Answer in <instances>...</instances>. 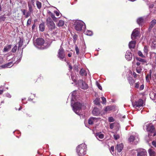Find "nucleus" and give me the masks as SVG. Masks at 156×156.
Returning a JSON list of instances; mask_svg holds the SVG:
<instances>
[{
    "label": "nucleus",
    "mask_w": 156,
    "mask_h": 156,
    "mask_svg": "<svg viewBox=\"0 0 156 156\" xmlns=\"http://www.w3.org/2000/svg\"><path fill=\"white\" fill-rule=\"evenodd\" d=\"M13 65L12 62H10L7 64L2 66L3 68H10Z\"/></svg>",
    "instance_id": "25"
},
{
    "label": "nucleus",
    "mask_w": 156,
    "mask_h": 156,
    "mask_svg": "<svg viewBox=\"0 0 156 156\" xmlns=\"http://www.w3.org/2000/svg\"><path fill=\"white\" fill-rule=\"evenodd\" d=\"M3 58L1 56H0V64L2 63L3 62Z\"/></svg>",
    "instance_id": "62"
},
{
    "label": "nucleus",
    "mask_w": 156,
    "mask_h": 156,
    "mask_svg": "<svg viewBox=\"0 0 156 156\" xmlns=\"http://www.w3.org/2000/svg\"><path fill=\"white\" fill-rule=\"evenodd\" d=\"M96 136L97 138L98 137L99 138L101 139L104 138V135L102 133H96Z\"/></svg>",
    "instance_id": "30"
},
{
    "label": "nucleus",
    "mask_w": 156,
    "mask_h": 156,
    "mask_svg": "<svg viewBox=\"0 0 156 156\" xmlns=\"http://www.w3.org/2000/svg\"><path fill=\"white\" fill-rule=\"evenodd\" d=\"M31 20L30 19H29L27 22V26L30 25L31 24Z\"/></svg>",
    "instance_id": "53"
},
{
    "label": "nucleus",
    "mask_w": 156,
    "mask_h": 156,
    "mask_svg": "<svg viewBox=\"0 0 156 156\" xmlns=\"http://www.w3.org/2000/svg\"><path fill=\"white\" fill-rule=\"evenodd\" d=\"M77 36L76 34H75L73 36V41H74V42H76V40L77 39Z\"/></svg>",
    "instance_id": "56"
},
{
    "label": "nucleus",
    "mask_w": 156,
    "mask_h": 156,
    "mask_svg": "<svg viewBox=\"0 0 156 156\" xmlns=\"http://www.w3.org/2000/svg\"><path fill=\"white\" fill-rule=\"evenodd\" d=\"M156 23V20H153L150 23V25L149 28V30H150L155 25Z\"/></svg>",
    "instance_id": "21"
},
{
    "label": "nucleus",
    "mask_w": 156,
    "mask_h": 156,
    "mask_svg": "<svg viewBox=\"0 0 156 156\" xmlns=\"http://www.w3.org/2000/svg\"><path fill=\"white\" fill-rule=\"evenodd\" d=\"M151 72H150V73L149 75H147L146 77V79L147 81V82H148L149 81V78L151 77Z\"/></svg>",
    "instance_id": "40"
},
{
    "label": "nucleus",
    "mask_w": 156,
    "mask_h": 156,
    "mask_svg": "<svg viewBox=\"0 0 156 156\" xmlns=\"http://www.w3.org/2000/svg\"><path fill=\"white\" fill-rule=\"evenodd\" d=\"M148 151L149 156H155L156 154L155 152L153 149L151 148L149 149Z\"/></svg>",
    "instance_id": "19"
},
{
    "label": "nucleus",
    "mask_w": 156,
    "mask_h": 156,
    "mask_svg": "<svg viewBox=\"0 0 156 156\" xmlns=\"http://www.w3.org/2000/svg\"><path fill=\"white\" fill-rule=\"evenodd\" d=\"M136 58L137 61L140 62V63H141L142 65L146 63V61L144 59L138 57Z\"/></svg>",
    "instance_id": "23"
},
{
    "label": "nucleus",
    "mask_w": 156,
    "mask_h": 156,
    "mask_svg": "<svg viewBox=\"0 0 156 156\" xmlns=\"http://www.w3.org/2000/svg\"><path fill=\"white\" fill-rule=\"evenodd\" d=\"M94 104L96 105H98L100 103V99L97 98L94 101Z\"/></svg>",
    "instance_id": "37"
},
{
    "label": "nucleus",
    "mask_w": 156,
    "mask_h": 156,
    "mask_svg": "<svg viewBox=\"0 0 156 156\" xmlns=\"http://www.w3.org/2000/svg\"><path fill=\"white\" fill-rule=\"evenodd\" d=\"M108 120L109 122H113L115 121V119L112 117H109L108 118Z\"/></svg>",
    "instance_id": "48"
},
{
    "label": "nucleus",
    "mask_w": 156,
    "mask_h": 156,
    "mask_svg": "<svg viewBox=\"0 0 156 156\" xmlns=\"http://www.w3.org/2000/svg\"><path fill=\"white\" fill-rule=\"evenodd\" d=\"M29 3L31 5H32V6H34V0H31L30 1H29L28 2V4Z\"/></svg>",
    "instance_id": "47"
},
{
    "label": "nucleus",
    "mask_w": 156,
    "mask_h": 156,
    "mask_svg": "<svg viewBox=\"0 0 156 156\" xmlns=\"http://www.w3.org/2000/svg\"><path fill=\"white\" fill-rule=\"evenodd\" d=\"M48 13H49V15H50L51 17L52 18V19L53 18H54V17H55L54 15L50 11H49L48 12Z\"/></svg>",
    "instance_id": "54"
},
{
    "label": "nucleus",
    "mask_w": 156,
    "mask_h": 156,
    "mask_svg": "<svg viewBox=\"0 0 156 156\" xmlns=\"http://www.w3.org/2000/svg\"><path fill=\"white\" fill-rule=\"evenodd\" d=\"M64 25V21L62 20H60L58 23L57 25L59 27H62Z\"/></svg>",
    "instance_id": "28"
},
{
    "label": "nucleus",
    "mask_w": 156,
    "mask_h": 156,
    "mask_svg": "<svg viewBox=\"0 0 156 156\" xmlns=\"http://www.w3.org/2000/svg\"><path fill=\"white\" fill-rule=\"evenodd\" d=\"M17 48V46L16 45L14 46L12 49V51L13 53L16 52Z\"/></svg>",
    "instance_id": "41"
},
{
    "label": "nucleus",
    "mask_w": 156,
    "mask_h": 156,
    "mask_svg": "<svg viewBox=\"0 0 156 156\" xmlns=\"http://www.w3.org/2000/svg\"><path fill=\"white\" fill-rule=\"evenodd\" d=\"M136 41H130L129 44V48H133L135 46Z\"/></svg>",
    "instance_id": "20"
},
{
    "label": "nucleus",
    "mask_w": 156,
    "mask_h": 156,
    "mask_svg": "<svg viewBox=\"0 0 156 156\" xmlns=\"http://www.w3.org/2000/svg\"><path fill=\"white\" fill-rule=\"evenodd\" d=\"M110 150L112 154H113L112 151L113 152L114 151V147L113 146H112L110 149Z\"/></svg>",
    "instance_id": "57"
},
{
    "label": "nucleus",
    "mask_w": 156,
    "mask_h": 156,
    "mask_svg": "<svg viewBox=\"0 0 156 156\" xmlns=\"http://www.w3.org/2000/svg\"><path fill=\"white\" fill-rule=\"evenodd\" d=\"M125 56L126 59L128 61L131 60L132 58V54L129 51H127L126 52Z\"/></svg>",
    "instance_id": "14"
},
{
    "label": "nucleus",
    "mask_w": 156,
    "mask_h": 156,
    "mask_svg": "<svg viewBox=\"0 0 156 156\" xmlns=\"http://www.w3.org/2000/svg\"><path fill=\"white\" fill-rule=\"evenodd\" d=\"M152 144L154 147H156V141H154L152 142Z\"/></svg>",
    "instance_id": "63"
},
{
    "label": "nucleus",
    "mask_w": 156,
    "mask_h": 156,
    "mask_svg": "<svg viewBox=\"0 0 156 156\" xmlns=\"http://www.w3.org/2000/svg\"><path fill=\"white\" fill-rule=\"evenodd\" d=\"M150 58L153 60L155 66H156V53L154 52H151Z\"/></svg>",
    "instance_id": "13"
},
{
    "label": "nucleus",
    "mask_w": 156,
    "mask_h": 156,
    "mask_svg": "<svg viewBox=\"0 0 156 156\" xmlns=\"http://www.w3.org/2000/svg\"><path fill=\"white\" fill-rule=\"evenodd\" d=\"M138 54L141 57H144V55H143V54L142 52L140 51H138Z\"/></svg>",
    "instance_id": "49"
},
{
    "label": "nucleus",
    "mask_w": 156,
    "mask_h": 156,
    "mask_svg": "<svg viewBox=\"0 0 156 156\" xmlns=\"http://www.w3.org/2000/svg\"><path fill=\"white\" fill-rule=\"evenodd\" d=\"M36 5L37 6V8L40 9L41 7V2H39L38 1H37L36 2Z\"/></svg>",
    "instance_id": "34"
},
{
    "label": "nucleus",
    "mask_w": 156,
    "mask_h": 156,
    "mask_svg": "<svg viewBox=\"0 0 156 156\" xmlns=\"http://www.w3.org/2000/svg\"><path fill=\"white\" fill-rule=\"evenodd\" d=\"M93 120L92 118H90L88 120V123L90 125H92L94 123Z\"/></svg>",
    "instance_id": "39"
},
{
    "label": "nucleus",
    "mask_w": 156,
    "mask_h": 156,
    "mask_svg": "<svg viewBox=\"0 0 156 156\" xmlns=\"http://www.w3.org/2000/svg\"><path fill=\"white\" fill-rule=\"evenodd\" d=\"M28 6L29 11L30 12H32L33 11V9L32 8V5H31L30 4L28 3Z\"/></svg>",
    "instance_id": "45"
},
{
    "label": "nucleus",
    "mask_w": 156,
    "mask_h": 156,
    "mask_svg": "<svg viewBox=\"0 0 156 156\" xmlns=\"http://www.w3.org/2000/svg\"><path fill=\"white\" fill-rule=\"evenodd\" d=\"M144 88V84H142L141 85H140V87H139V89L140 90H143Z\"/></svg>",
    "instance_id": "55"
},
{
    "label": "nucleus",
    "mask_w": 156,
    "mask_h": 156,
    "mask_svg": "<svg viewBox=\"0 0 156 156\" xmlns=\"http://www.w3.org/2000/svg\"><path fill=\"white\" fill-rule=\"evenodd\" d=\"M139 33L138 29H136L133 31L131 34V38L133 40L135 39L136 37L138 36Z\"/></svg>",
    "instance_id": "11"
},
{
    "label": "nucleus",
    "mask_w": 156,
    "mask_h": 156,
    "mask_svg": "<svg viewBox=\"0 0 156 156\" xmlns=\"http://www.w3.org/2000/svg\"><path fill=\"white\" fill-rule=\"evenodd\" d=\"M137 156H147V153L146 151L142 148L136 150Z\"/></svg>",
    "instance_id": "10"
},
{
    "label": "nucleus",
    "mask_w": 156,
    "mask_h": 156,
    "mask_svg": "<svg viewBox=\"0 0 156 156\" xmlns=\"http://www.w3.org/2000/svg\"><path fill=\"white\" fill-rule=\"evenodd\" d=\"M76 91H74L72 93L71 95L72 96V101L74 100V99L75 98V96L76 95Z\"/></svg>",
    "instance_id": "35"
},
{
    "label": "nucleus",
    "mask_w": 156,
    "mask_h": 156,
    "mask_svg": "<svg viewBox=\"0 0 156 156\" xmlns=\"http://www.w3.org/2000/svg\"><path fill=\"white\" fill-rule=\"evenodd\" d=\"M71 78L72 80L74 82H75L76 81V77L73 76L72 75H71Z\"/></svg>",
    "instance_id": "58"
},
{
    "label": "nucleus",
    "mask_w": 156,
    "mask_h": 156,
    "mask_svg": "<svg viewBox=\"0 0 156 156\" xmlns=\"http://www.w3.org/2000/svg\"><path fill=\"white\" fill-rule=\"evenodd\" d=\"M35 43L37 45L41 46L43 48H46L49 47L51 43L49 39L44 41L42 38H38L36 40Z\"/></svg>",
    "instance_id": "1"
},
{
    "label": "nucleus",
    "mask_w": 156,
    "mask_h": 156,
    "mask_svg": "<svg viewBox=\"0 0 156 156\" xmlns=\"http://www.w3.org/2000/svg\"><path fill=\"white\" fill-rule=\"evenodd\" d=\"M116 123L115 122L111 123L110 125V128L111 129H112L114 128V126L115 125Z\"/></svg>",
    "instance_id": "50"
},
{
    "label": "nucleus",
    "mask_w": 156,
    "mask_h": 156,
    "mask_svg": "<svg viewBox=\"0 0 156 156\" xmlns=\"http://www.w3.org/2000/svg\"><path fill=\"white\" fill-rule=\"evenodd\" d=\"M114 138L115 140H117L119 138L120 136L118 134H114L113 135Z\"/></svg>",
    "instance_id": "44"
},
{
    "label": "nucleus",
    "mask_w": 156,
    "mask_h": 156,
    "mask_svg": "<svg viewBox=\"0 0 156 156\" xmlns=\"http://www.w3.org/2000/svg\"><path fill=\"white\" fill-rule=\"evenodd\" d=\"M77 84L79 87L82 89L85 90L88 88V85L82 80H79Z\"/></svg>",
    "instance_id": "7"
},
{
    "label": "nucleus",
    "mask_w": 156,
    "mask_h": 156,
    "mask_svg": "<svg viewBox=\"0 0 156 156\" xmlns=\"http://www.w3.org/2000/svg\"><path fill=\"white\" fill-rule=\"evenodd\" d=\"M153 31L154 34L156 35V26L154 28Z\"/></svg>",
    "instance_id": "61"
},
{
    "label": "nucleus",
    "mask_w": 156,
    "mask_h": 156,
    "mask_svg": "<svg viewBox=\"0 0 156 156\" xmlns=\"http://www.w3.org/2000/svg\"><path fill=\"white\" fill-rule=\"evenodd\" d=\"M147 131L152 132L154 131V126L151 124H148L146 125Z\"/></svg>",
    "instance_id": "15"
},
{
    "label": "nucleus",
    "mask_w": 156,
    "mask_h": 156,
    "mask_svg": "<svg viewBox=\"0 0 156 156\" xmlns=\"http://www.w3.org/2000/svg\"><path fill=\"white\" fill-rule=\"evenodd\" d=\"M136 58L137 61L140 62V63H141L142 65L146 63V61L144 59L138 57Z\"/></svg>",
    "instance_id": "24"
},
{
    "label": "nucleus",
    "mask_w": 156,
    "mask_h": 156,
    "mask_svg": "<svg viewBox=\"0 0 156 156\" xmlns=\"http://www.w3.org/2000/svg\"><path fill=\"white\" fill-rule=\"evenodd\" d=\"M75 49L76 54L78 55L79 54V49L77 46H75Z\"/></svg>",
    "instance_id": "51"
},
{
    "label": "nucleus",
    "mask_w": 156,
    "mask_h": 156,
    "mask_svg": "<svg viewBox=\"0 0 156 156\" xmlns=\"http://www.w3.org/2000/svg\"><path fill=\"white\" fill-rule=\"evenodd\" d=\"M30 15V13L29 12H27L26 13L25 16V17L26 18H28Z\"/></svg>",
    "instance_id": "59"
},
{
    "label": "nucleus",
    "mask_w": 156,
    "mask_h": 156,
    "mask_svg": "<svg viewBox=\"0 0 156 156\" xmlns=\"http://www.w3.org/2000/svg\"><path fill=\"white\" fill-rule=\"evenodd\" d=\"M23 44V41L22 40H20L19 43V47L18 48V50L21 48Z\"/></svg>",
    "instance_id": "43"
},
{
    "label": "nucleus",
    "mask_w": 156,
    "mask_h": 156,
    "mask_svg": "<svg viewBox=\"0 0 156 156\" xmlns=\"http://www.w3.org/2000/svg\"><path fill=\"white\" fill-rule=\"evenodd\" d=\"M57 56L60 59L62 60L63 59L65 56V51L63 48L60 47L58 50Z\"/></svg>",
    "instance_id": "8"
},
{
    "label": "nucleus",
    "mask_w": 156,
    "mask_h": 156,
    "mask_svg": "<svg viewBox=\"0 0 156 156\" xmlns=\"http://www.w3.org/2000/svg\"><path fill=\"white\" fill-rule=\"evenodd\" d=\"M73 22L74 25H75V29L77 31H81L85 29L86 26L84 23L83 21L78 20H75Z\"/></svg>",
    "instance_id": "4"
},
{
    "label": "nucleus",
    "mask_w": 156,
    "mask_h": 156,
    "mask_svg": "<svg viewBox=\"0 0 156 156\" xmlns=\"http://www.w3.org/2000/svg\"><path fill=\"white\" fill-rule=\"evenodd\" d=\"M146 18L144 17H140L137 19V22L140 26H141L146 21Z\"/></svg>",
    "instance_id": "12"
},
{
    "label": "nucleus",
    "mask_w": 156,
    "mask_h": 156,
    "mask_svg": "<svg viewBox=\"0 0 156 156\" xmlns=\"http://www.w3.org/2000/svg\"><path fill=\"white\" fill-rule=\"evenodd\" d=\"M140 83L139 82H137L135 83L134 85H133V87L134 88L137 89L139 88V86L140 85Z\"/></svg>",
    "instance_id": "33"
},
{
    "label": "nucleus",
    "mask_w": 156,
    "mask_h": 156,
    "mask_svg": "<svg viewBox=\"0 0 156 156\" xmlns=\"http://www.w3.org/2000/svg\"><path fill=\"white\" fill-rule=\"evenodd\" d=\"M93 119L94 123H96L100 119L99 118L92 117Z\"/></svg>",
    "instance_id": "42"
},
{
    "label": "nucleus",
    "mask_w": 156,
    "mask_h": 156,
    "mask_svg": "<svg viewBox=\"0 0 156 156\" xmlns=\"http://www.w3.org/2000/svg\"><path fill=\"white\" fill-rule=\"evenodd\" d=\"M47 22L48 26L51 30L55 29V24L51 18H48L47 19Z\"/></svg>",
    "instance_id": "6"
},
{
    "label": "nucleus",
    "mask_w": 156,
    "mask_h": 156,
    "mask_svg": "<svg viewBox=\"0 0 156 156\" xmlns=\"http://www.w3.org/2000/svg\"><path fill=\"white\" fill-rule=\"evenodd\" d=\"M142 68L143 67H142L141 66H137L136 69V72L139 73H140L141 71Z\"/></svg>",
    "instance_id": "27"
},
{
    "label": "nucleus",
    "mask_w": 156,
    "mask_h": 156,
    "mask_svg": "<svg viewBox=\"0 0 156 156\" xmlns=\"http://www.w3.org/2000/svg\"><path fill=\"white\" fill-rule=\"evenodd\" d=\"M11 47L12 46L11 45H9L5 47L3 51V52H5L8 51L10 49Z\"/></svg>",
    "instance_id": "22"
},
{
    "label": "nucleus",
    "mask_w": 156,
    "mask_h": 156,
    "mask_svg": "<svg viewBox=\"0 0 156 156\" xmlns=\"http://www.w3.org/2000/svg\"><path fill=\"white\" fill-rule=\"evenodd\" d=\"M129 83L130 85L131 86H132L133 87V84L135 83V81L133 80L132 78H130L129 80Z\"/></svg>",
    "instance_id": "26"
},
{
    "label": "nucleus",
    "mask_w": 156,
    "mask_h": 156,
    "mask_svg": "<svg viewBox=\"0 0 156 156\" xmlns=\"http://www.w3.org/2000/svg\"><path fill=\"white\" fill-rule=\"evenodd\" d=\"M97 85L99 89H100V90H102V88L101 86L100 85V84L99 83H97Z\"/></svg>",
    "instance_id": "60"
},
{
    "label": "nucleus",
    "mask_w": 156,
    "mask_h": 156,
    "mask_svg": "<svg viewBox=\"0 0 156 156\" xmlns=\"http://www.w3.org/2000/svg\"><path fill=\"white\" fill-rule=\"evenodd\" d=\"M80 74L83 76H86L87 73V72L84 69H82L80 71Z\"/></svg>",
    "instance_id": "29"
},
{
    "label": "nucleus",
    "mask_w": 156,
    "mask_h": 156,
    "mask_svg": "<svg viewBox=\"0 0 156 156\" xmlns=\"http://www.w3.org/2000/svg\"><path fill=\"white\" fill-rule=\"evenodd\" d=\"M86 145L82 144L78 146L76 148V152L79 156H84L86 154Z\"/></svg>",
    "instance_id": "3"
},
{
    "label": "nucleus",
    "mask_w": 156,
    "mask_h": 156,
    "mask_svg": "<svg viewBox=\"0 0 156 156\" xmlns=\"http://www.w3.org/2000/svg\"><path fill=\"white\" fill-rule=\"evenodd\" d=\"M93 114L95 116H98L100 114V111L99 108H94L92 111Z\"/></svg>",
    "instance_id": "17"
},
{
    "label": "nucleus",
    "mask_w": 156,
    "mask_h": 156,
    "mask_svg": "<svg viewBox=\"0 0 156 156\" xmlns=\"http://www.w3.org/2000/svg\"><path fill=\"white\" fill-rule=\"evenodd\" d=\"M113 108V106H107L105 108V112H108L112 110Z\"/></svg>",
    "instance_id": "32"
},
{
    "label": "nucleus",
    "mask_w": 156,
    "mask_h": 156,
    "mask_svg": "<svg viewBox=\"0 0 156 156\" xmlns=\"http://www.w3.org/2000/svg\"><path fill=\"white\" fill-rule=\"evenodd\" d=\"M6 18V17L5 16L2 15L0 17V21L1 22L2 21H4Z\"/></svg>",
    "instance_id": "46"
},
{
    "label": "nucleus",
    "mask_w": 156,
    "mask_h": 156,
    "mask_svg": "<svg viewBox=\"0 0 156 156\" xmlns=\"http://www.w3.org/2000/svg\"><path fill=\"white\" fill-rule=\"evenodd\" d=\"M128 141L130 143L133 142L135 144H136L139 141V139L137 136H131L128 139Z\"/></svg>",
    "instance_id": "9"
},
{
    "label": "nucleus",
    "mask_w": 156,
    "mask_h": 156,
    "mask_svg": "<svg viewBox=\"0 0 156 156\" xmlns=\"http://www.w3.org/2000/svg\"><path fill=\"white\" fill-rule=\"evenodd\" d=\"M148 48L147 46H145L144 49V55H147L148 53Z\"/></svg>",
    "instance_id": "36"
},
{
    "label": "nucleus",
    "mask_w": 156,
    "mask_h": 156,
    "mask_svg": "<svg viewBox=\"0 0 156 156\" xmlns=\"http://www.w3.org/2000/svg\"><path fill=\"white\" fill-rule=\"evenodd\" d=\"M101 99L102 101V103L103 104H105L106 102V98L104 97H101Z\"/></svg>",
    "instance_id": "52"
},
{
    "label": "nucleus",
    "mask_w": 156,
    "mask_h": 156,
    "mask_svg": "<svg viewBox=\"0 0 156 156\" xmlns=\"http://www.w3.org/2000/svg\"><path fill=\"white\" fill-rule=\"evenodd\" d=\"M85 34L89 36H91L93 34L92 31L89 30H87V31H86L85 32Z\"/></svg>",
    "instance_id": "38"
},
{
    "label": "nucleus",
    "mask_w": 156,
    "mask_h": 156,
    "mask_svg": "<svg viewBox=\"0 0 156 156\" xmlns=\"http://www.w3.org/2000/svg\"><path fill=\"white\" fill-rule=\"evenodd\" d=\"M123 144L122 143L117 144L116 148V150H117L118 152L120 153L123 149Z\"/></svg>",
    "instance_id": "18"
},
{
    "label": "nucleus",
    "mask_w": 156,
    "mask_h": 156,
    "mask_svg": "<svg viewBox=\"0 0 156 156\" xmlns=\"http://www.w3.org/2000/svg\"><path fill=\"white\" fill-rule=\"evenodd\" d=\"M133 107L137 109L144 106V102L142 99H139L135 102L132 103Z\"/></svg>",
    "instance_id": "5"
},
{
    "label": "nucleus",
    "mask_w": 156,
    "mask_h": 156,
    "mask_svg": "<svg viewBox=\"0 0 156 156\" xmlns=\"http://www.w3.org/2000/svg\"><path fill=\"white\" fill-rule=\"evenodd\" d=\"M73 104L72 102L71 103V105L74 112L78 115H80L81 111L82 108H83V106L82 104L79 102H76L74 104Z\"/></svg>",
    "instance_id": "2"
},
{
    "label": "nucleus",
    "mask_w": 156,
    "mask_h": 156,
    "mask_svg": "<svg viewBox=\"0 0 156 156\" xmlns=\"http://www.w3.org/2000/svg\"><path fill=\"white\" fill-rule=\"evenodd\" d=\"M136 65L137 66H141V65L142 64H141V63H140V62H139V61H138L136 62Z\"/></svg>",
    "instance_id": "64"
},
{
    "label": "nucleus",
    "mask_w": 156,
    "mask_h": 156,
    "mask_svg": "<svg viewBox=\"0 0 156 156\" xmlns=\"http://www.w3.org/2000/svg\"><path fill=\"white\" fill-rule=\"evenodd\" d=\"M150 44L151 48L153 49L156 48V40L154 39H151L150 40Z\"/></svg>",
    "instance_id": "16"
},
{
    "label": "nucleus",
    "mask_w": 156,
    "mask_h": 156,
    "mask_svg": "<svg viewBox=\"0 0 156 156\" xmlns=\"http://www.w3.org/2000/svg\"><path fill=\"white\" fill-rule=\"evenodd\" d=\"M40 30L41 31H43L44 30V25L43 23L41 24L39 27Z\"/></svg>",
    "instance_id": "31"
}]
</instances>
